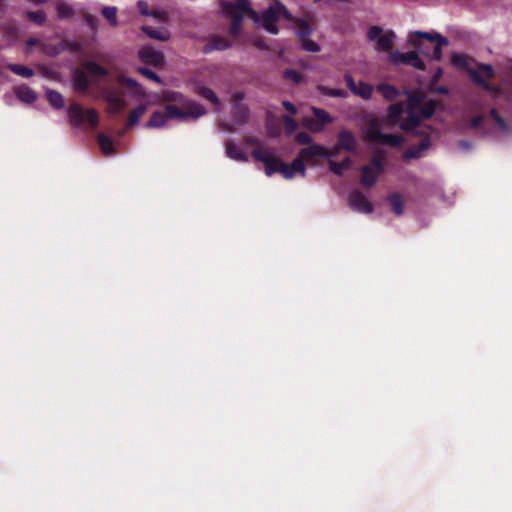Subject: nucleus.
<instances>
[{
    "label": "nucleus",
    "mask_w": 512,
    "mask_h": 512,
    "mask_svg": "<svg viewBox=\"0 0 512 512\" xmlns=\"http://www.w3.org/2000/svg\"><path fill=\"white\" fill-rule=\"evenodd\" d=\"M117 7L115 6H106L102 9L103 17L109 22V24L113 27L118 25L117 20Z\"/></svg>",
    "instance_id": "473e14b6"
},
{
    "label": "nucleus",
    "mask_w": 512,
    "mask_h": 512,
    "mask_svg": "<svg viewBox=\"0 0 512 512\" xmlns=\"http://www.w3.org/2000/svg\"><path fill=\"white\" fill-rule=\"evenodd\" d=\"M384 171L382 160L377 156L373 157L371 163L362 169L361 184L366 187L373 186L377 178Z\"/></svg>",
    "instance_id": "1a4fd4ad"
},
{
    "label": "nucleus",
    "mask_w": 512,
    "mask_h": 512,
    "mask_svg": "<svg viewBox=\"0 0 512 512\" xmlns=\"http://www.w3.org/2000/svg\"><path fill=\"white\" fill-rule=\"evenodd\" d=\"M146 110L147 106L145 104H141L137 106L134 110H132L131 113L129 114L128 125L137 126Z\"/></svg>",
    "instance_id": "bb28decb"
},
{
    "label": "nucleus",
    "mask_w": 512,
    "mask_h": 512,
    "mask_svg": "<svg viewBox=\"0 0 512 512\" xmlns=\"http://www.w3.org/2000/svg\"><path fill=\"white\" fill-rule=\"evenodd\" d=\"M138 72L156 83L162 82L161 78L155 72H153L152 70H150L148 68L139 67Z\"/></svg>",
    "instance_id": "49530a36"
},
{
    "label": "nucleus",
    "mask_w": 512,
    "mask_h": 512,
    "mask_svg": "<svg viewBox=\"0 0 512 512\" xmlns=\"http://www.w3.org/2000/svg\"><path fill=\"white\" fill-rule=\"evenodd\" d=\"M85 121H87L92 128H95L99 122V115L94 109H88L85 113Z\"/></svg>",
    "instance_id": "c03bdc74"
},
{
    "label": "nucleus",
    "mask_w": 512,
    "mask_h": 512,
    "mask_svg": "<svg viewBox=\"0 0 512 512\" xmlns=\"http://www.w3.org/2000/svg\"><path fill=\"white\" fill-rule=\"evenodd\" d=\"M350 206L361 213L369 214L373 212V205L368 198L360 191H354L349 196Z\"/></svg>",
    "instance_id": "ddd939ff"
},
{
    "label": "nucleus",
    "mask_w": 512,
    "mask_h": 512,
    "mask_svg": "<svg viewBox=\"0 0 512 512\" xmlns=\"http://www.w3.org/2000/svg\"><path fill=\"white\" fill-rule=\"evenodd\" d=\"M295 140L300 145H307L312 142V137L307 132H300L296 135Z\"/></svg>",
    "instance_id": "8fccbe9b"
},
{
    "label": "nucleus",
    "mask_w": 512,
    "mask_h": 512,
    "mask_svg": "<svg viewBox=\"0 0 512 512\" xmlns=\"http://www.w3.org/2000/svg\"><path fill=\"white\" fill-rule=\"evenodd\" d=\"M407 53H401L399 51H394L389 56V61L393 64H406Z\"/></svg>",
    "instance_id": "a18cd8bd"
},
{
    "label": "nucleus",
    "mask_w": 512,
    "mask_h": 512,
    "mask_svg": "<svg viewBox=\"0 0 512 512\" xmlns=\"http://www.w3.org/2000/svg\"><path fill=\"white\" fill-rule=\"evenodd\" d=\"M67 112L71 125L75 128L81 127L85 121L86 111L83 110L80 105L74 103L68 107Z\"/></svg>",
    "instance_id": "a211bd4d"
},
{
    "label": "nucleus",
    "mask_w": 512,
    "mask_h": 512,
    "mask_svg": "<svg viewBox=\"0 0 512 512\" xmlns=\"http://www.w3.org/2000/svg\"><path fill=\"white\" fill-rule=\"evenodd\" d=\"M76 85L79 89H85L87 88L88 86V83L85 79L84 76H79L77 79H76Z\"/></svg>",
    "instance_id": "5fc2aeb1"
},
{
    "label": "nucleus",
    "mask_w": 512,
    "mask_h": 512,
    "mask_svg": "<svg viewBox=\"0 0 512 512\" xmlns=\"http://www.w3.org/2000/svg\"><path fill=\"white\" fill-rule=\"evenodd\" d=\"M46 96L49 101V103L56 109H61L64 106V99L63 96L52 89L46 90Z\"/></svg>",
    "instance_id": "c756f323"
},
{
    "label": "nucleus",
    "mask_w": 512,
    "mask_h": 512,
    "mask_svg": "<svg viewBox=\"0 0 512 512\" xmlns=\"http://www.w3.org/2000/svg\"><path fill=\"white\" fill-rule=\"evenodd\" d=\"M442 73V70L439 69L438 72H437V75H440Z\"/></svg>",
    "instance_id": "338daca9"
},
{
    "label": "nucleus",
    "mask_w": 512,
    "mask_h": 512,
    "mask_svg": "<svg viewBox=\"0 0 512 512\" xmlns=\"http://www.w3.org/2000/svg\"><path fill=\"white\" fill-rule=\"evenodd\" d=\"M367 37L374 42L378 49L384 52H390L396 35L392 30L384 31L379 26H371L367 31Z\"/></svg>",
    "instance_id": "423d86ee"
},
{
    "label": "nucleus",
    "mask_w": 512,
    "mask_h": 512,
    "mask_svg": "<svg viewBox=\"0 0 512 512\" xmlns=\"http://www.w3.org/2000/svg\"><path fill=\"white\" fill-rule=\"evenodd\" d=\"M488 119L495 123L496 129L499 133L502 135H507L509 133V126L506 120L499 114L497 109H491Z\"/></svg>",
    "instance_id": "412c9836"
},
{
    "label": "nucleus",
    "mask_w": 512,
    "mask_h": 512,
    "mask_svg": "<svg viewBox=\"0 0 512 512\" xmlns=\"http://www.w3.org/2000/svg\"><path fill=\"white\" fill-rule=\"evenodd\" d=\"M295 23L298 26V29L296 30V35L298 37L305 38L306 36H309L311 34L312 30L305 20L296 19Z\"/></svg>",
    "instance_id": "ea45409f"
},
{
    "label": "nucleus",
    "mask_w": 512,
    "mask_h": 512,
    "mask_svg": "<svg viewBox=\"0 0 512 512\" xmlns=\"http://www.w3.org/2000/svg\"><path fill=\"white\" fill-rule=\"evenodd\" d=\"M225 156L236 162L247 163L249 161L248 154L241 149V147L232 142L226 141L224 144Z\"/></svg>",
    "instance_id": "2eb2a0df"
},
{
    "label": "nucleus",
    "mask_w": 512,
    "mask_h": 512,
    "mask_svg": "<svg viewBox=\"0 0 512 512\" xmlns=\"http://www.w3.org/2000/svg\"><path fill=\"white\" fill-rule=\"evenodd\" d=\"M434 110L433 103L423 106L414 97L409 98L406 103H396L389 106L387 114L391 123L398 124L405 131H413L415 135L423 136L419 145L412 146L404 152V160L410 161L423 157L424 152L431 146V137L435 131L430 127L426 128L429 132L417 128L423 119H428L433 115Z\"/></svg>",
    "instance_id": "f257e3e1"
},
{
    "label": "nucleus",
    "mask_w": 512,
    "mask_h": 512,
    "mask_svg": "<svg viewBox=\"0 0 512 512\" xmlns=\"http://www.w3.org/2000/svg\"><path fill=\"white\" fill-rule=\"evenodd\" d=\"M252 157L263 164L267 162H271L275 158H277L275 150L273 148L267 146H259L251 152Z\"/></svg>",
    "instance_id": "6ab92c4d"
},
{
    "label": "nucleus",
    "mask_w": 512,
    "mask_h": 512,
    "mask_svg": "<svg viewBox=\"0 0 512 512\" xmlns=\"http://www.w3.org/2000/svg\"><path fill=\"white\" fill-rule=\"evenodd\" d=\"M198 93L205 99L209 100L215 105L216 111L221 110V103L214 91L208 87H199Z\"/></svg>",
    "instance_id": "a878e982"
},
{
    "label": "nucleus",
    "mask_w": 512,
    "mask_h": 512,
    "mask_svg": "<svg viewBox=\"0 0 512 512\" xmlns=\"http://www.w3.org/2000/svg\"><path fill=\"white\" fill-rule=\"evenodd\" d=\"M406 64L412 66L417 70H424L425 64L422 59L419 57L416 51L407 52V60Z\"/></svg>",
    "instance_id": "72a5a7b5"
},
{
    "label": "nucleus",
    "mask_w": 512,
    "mask_h": 512,
    "mask_svg": "<svg viewBox=\"0 0 512 512\" xmlns=\"http://www.w3.org/2000/svg\"><path fill=\"white\" fill-rule=\"evenodd\" d=\"M452 64L459 69L465 70L470 79L484 90L498 94L501 89L489 82L495 76V70L490 64L476 63L475 67L471 66L472 59L465 54L453 53L451 55Z\"/></svg>",
    "instance_id": "f03ea898"
},
{
    "label": "nucleus",
    "mask_w": 512,
    "mask_h": 512,
    "mask_svg": "<svg viewBox=\"0 0 512 512\" xmlns=\"http://www.w3.org/2000/svg\"><path fill=\"white\" fill-rule=\"evenodd\" d=\"M85 20L88 24V26L93 30V31H96L97 28H98V23L97 21L93 18V16L91 15H86L85 16Z\"/></svg>",
    "instance_id": "603ef678"
},
{
    "label": "nucleus",
    "mask_w": 512,
    "mask_h": 512,
    "mask_svg": "<svg viewBox=\"0 0 512 512\" xmlns=\"http://www.w3.org/2000/svg\"><path fill=\"white\" fill-rule=\"evenodd\" d=\"M7 68L13 73L23 77V78H31L34 76V71L31 68L20 64H8Z\"/></svg>",
    "instance_id": "2f4dec72"
},
{
    "label": "nucleus",
    "mask_w": 512,
    "mask_h": 512,
    "mask_svg": "<svg viewBox=\"0 0 512 512\" xmlns=\"http://www.w3.org/2000/svg\"><path fill=\"white\" fill-rule=\"evenodd\" d=\"M163 99L171 104L166 106L176 107L185 117V121H194L204 116L207 111L199 103L184 97L181 93L167 91L163 94Z\"/></svg>",
    "instance_id": "7ed1b4c3"
},
{
    "label": "nucleus",
    "mask_w": 512,
    "mask_h": 512,
    "mask_svg": "<svg viewBox=\"0 0 512 512\" xmlns=\"http://www.w3.org/2000/svg\"><path fill=\"white\" fill-rule=\"evenodd\" d=\"M57 16L61 20L71 19L75 10L74 7L63 0H59L56 4Z\"/></svg>",
    "instance_id": "4be33fe9"
},
{
    "label": "nucleus",
    "mask_w": 512,
    "mask_h": 512,
    "mask_svg": "<svg viewBox=\"0 0 512 512\" xmlns=\"http://www.w3.org/2000/svg\"><path fill=\"white\" fill-rule=\"evenodd\" d=\"M280 173L284 178L292 179L296 173H300L304 177L306 169L303 161L300 158H295L290 165L283 163Z\"/></svg>",
    "instance_id": "dca6fc26"
},
{
    "label": "nucleus",
    "mask_w": 512,
    "mask_h": 512,
    "mask_svg": "<svg viewBox=\"0 0 512 512\" xmlns=\"http://www.w3.org/2000/svg\"><path fill=\"white\" fill-rule=\"evenodd\" d=\"M483 121V117L482 116H476L472 119L471 121V127L472 128H477L480 126V124L482 123Z\"/></svg>",
    "instance_id": "4d7b16f0"
},
{
    "label": "nucleus",
    "mask_w": 512,
    "mask_h": 512,
    "mask_svg": "<svg viewBox=\"0 0 512 512\" xmlns=\"http://www.w3.org/2000/svg\"><path fill=\"white\" fill-rule=\"evenodd\" d=\"M138 54L141 61L148 65L159 67L163 64L164 56L162 52L151 46H144Z\"/></svg>",
    "instance_id": "f8f14e48"
},
{
    "label": "nucleus",
    "mask_w": 512,
    "mask_h": 512,
    "mask_svg": "<svg viewBox=\"0 0 512 512\" xmlns=\"http://www.w3.org/2000/svg\"><path fill=\"white\" fill-rule=\"evenodd\" d=\"M85 70L94 77H105L108 75V71L95 62H86L84 64Z\"/></svg>",
    "instance_id": "cd10ccee"
},
{
    "label": "nucleus",
    "mask_w": 512,
    "mask_h": 512,
    "mask_svg": "<svg viewBox=\"0 0 512 512\" xmlns=\"http://www.w3.org/2000/svg\"><path fill=\"white\" fill-rule=\"evenodd\" d=\"M408 43L414 48L413 51H416L418 55L421 54V55L429 58L430 60H433L431 58L432 54L428 53L424 44L419 39H416L413 36H408Z\"/></svg>",
    "instance_id": "f704fd0d"
},
{
    "label": "nucleus",
    "mask_w": 512,
    "mask_h": 512,
    "mask_svg": "<svg viewBox=\"0 0 512 512\" xmlns=\"http://www.w3.org/2000/svg\"><path fill=\"white\" fill-rule=\"evenodd\" d=\"M221 9L222 12L232 18V22L230 24V33L233 36H237L240 32L242 20L245 14L249 15L248 10H243L238 7V1L236 3H231L229 1H221Z\"/></svg>",
    "instance_id": "0eeeda50"
},
{
    "label": "nucleus",
    "mask_w": 512,
    "mask_h": 512,
    "mask_svg": "<svg viewBox=\"0 0 512 512\" xmlns=\"http://www.w3.org/2000/svg\"><path fill=\"white\" fill-rule=\"evenodd\" d=\"M282 120L284 122V126H285V131L288 135L292 134L293 132L296 131V129L298 128V124L297 122L289 115H284L282 117Z\"/></svg>",
    "instance_id": "79ce46f5"
},
{
    "label": "nucleus",
    "mask_w": 512,
    "mask_h": 512,
    "mask_svg": "<svg viewBox=\"0 0 512 512\" xmlns=\"http://www.w3.org/2000/svg\"><path fill=\"white\" fill-rule=\"evenodd\" d=\"M176 119L184 122V115L174 106H165L164 111H155L149 121L146 123L147 128H162L168 124L169 120Z\"/></svg>",
    "instance_id": "39448f33"
},
{
    "label": "nucleus",
    "mask_w": 512,
    "mask_h": 512,
    "mask_svg": "<svg viewBox=\"0 0 512 512\" xmlns=\"http://www.w3.org/2000/svg\"><path fill=\"white\" fill-rule=\"evenodd\" d=\"M344 79L347 87L351 90V92L354 95L359 96L365 100L371 98L373 93L372 85L365 83L363 81H359L358 83H356L350 74H345Z\"/></svg>",
    "instance_id": "9d476101"
},
{
    "label": "nucleus",
    "mask_w": 512,
    "mask_h": 512,
    "mask_svg": "<svg viewBox=\"0 0 512 512\" xmlns=\"http://www.w3.org/2000/svg\"><path fill=\"white\" fill-rule=\"evenodd\" d=\"M441 92L445 93L447 90L445 88L440 89Z\"/></svg>",
    "instance_id": "69168bd1"
},
{
    "label": "nucleus",
    "mask_w": 512,
    "mask_h": 512,
    "mask_svg": "<svg viewBox=\"0 0 512 512\" xmlns=\"http://www.w3.org/2000/svg\"><path fill=\"white\" fill-rule=\"evenodd\" d=\"M142 30L149 38L156 39L159 41H167L169 40L170 37L167 31H160L151 27L144 26Z\"/></svg>",
    "instance_id": "7c9ffc66"
},
{
    "label": "nucleus",
    "mask_w": 512,
    "mask_h": 512,
    "mask_svg": "<svg viewBox=\"0 0 512 512\" xmlns=\"http://www.w3.org/2000/svg\"><path fill=\"white\" fill-rule=\"evenodd\" d=\"M119 82L126 87L132 89L136 94L142 95L144 93L141 85H139L134 79L127 77V76H121L119 78Z\"/></svg>",
    "instance_id": "58836bf2"
},
{
    "label": "nucleus",
    "mask_w": 512,
    "mask_h": 512,
    "mask_svg": "<svg viewBox=\"0 0 512 512\" xmlns=\"http://www.w3.org/2000/svg\"><path fill=\"white\" fill-rule=\"evenodd\" d=\"M245 141H246V143H248V144H253V145L258 144L257 140H256L255 138H252V137H247V138L245 139Z\"/></svg>",
    "instance_id": "680f3d73"
},
{
    "label": "nucleus",
    "mask_w": 512,
    "mask_h": 512,
    "mask_svg": "<svg viewBox=\"0 0 512 512\" xmlns=\"http://www.w3.org/2000/svg\"><path fill=\"white\" fill-rule=\"evenodd\" d=\"M229 43L226 39L219 36H212L209 38L208 42L203 46L204 53H210L215 50H225L229 48Z\"/></svg>",
    "instance_id": "aec40b11"
},
{
    "label": "nucleus",
    "mask_w": 512,
    "mask_h": 512,
    "mask_svg": "<svg viewBox=\"0 0 512 512\" xmlns=\"http://www.w3.org/2000/svg\"><path fill=\"white\" fill-rule=\"evenodd\" d=\"M363 132L368 141L389 147H398L404 142V138L398 134L382 133L380 123L376 118H368Z\"/></svg>",
    "instance_id": "20e7f679"
},
{
    "label": "nucleus",
    "mask_w": 512,
    "mask_h": 512,
    "mask_svg": "<svg viewBox=\"0 0 512 512\" xmlns=\"http://www.w3.org/2000/svg\"><path fill=\"white\" fill-rule=\"evenodd\" d=\"M408 36H413L414 38L419 40L420 38H423L431 43H434L435 47L433 49L431 58L435 61H439L441 59L443 47L449 44L448 39L437 32L414 31L410 33Z\"/></svg>",
    "instance_id": "6e6552de"
},
{
    "label": "nucleus",
    "mask_w": 512,
    "mask_h": 512,
    "mask_svg": "<svg viewBox=\"0 0 512 512\" xmlns=\"http://www.w3.org/2000/svg\"><path fill=\"white\" fill-rule=\"evenodd\" d=\"M283 162L275 158L271 162L265 163V174L270 177L276 172H280Z\"/></svg>",
    "instance_id": "a19ab883"
},
{
    "label": "nucleus",
    "mask_w": 512,
    "mask_h": 512,
    "mask_svg": "<svg viewBox=\"0 0 512 512\" xmlns=\"http://www.w3.org/2000/svg\"><path fill=\"white\" fill-rule=\"evenodd\" d=\"M224 127H225V129H226V130H228V131H232V128L227 127V126H224Z\"/></svg>",
    "instance_id": "0e129e2a"
},
{
    "label": "nucleus",
    "mask_w": 512,
    "mask_h": 512,
    "mask_svg": "<svg viewBox=\"0 0 512 512\" xmlns=\"http://www.w3.org/2000/svg\"><path fill=\"white\" fill-rule=\"evenodd\" d=\"M311 110L314 116L320 121V123H317L313 120L305 121V126L308 127L311 131L320 132L322 131L324 124L333 122V119L326 110L316 107H312Z\"/></svg>",
    "instance_id": "4468645a"
},
{
    "label": "nucleus",
    "mask_w": 512,
    "mask_h": 512,
    "mask_svg": "<svg viewBox=\"0 0 512 512\" xmlns=\"http://www.w3.org/2000/svg\"><path fill=\"white\" fill-rule=\"evenodd\" d=\"M15 94L20 101L25 103H33L37 99L36 93L27 86H20L16 88Z\"/></svg>",
    "instance_id": "5701e85b"
},
{
    "label": "nucleus",
    "mask_w": 512,
    "mask_h": 512,
    "mask_svg": "<svg viewBox=\"0 0 512 512\" xmlns=\"http://www.w3.org/2000/svg\"><path fill=\"white\" fill-rule=\"evenodd\" d=\"M27 17L38 25H42L46 21V13L42 10L28 12Z\"/></svg>",
    "instance_id": "37998d69"
},
{
    "label": "nucleus",
    "mask_w": 512,
    "mask_h": 512,
    "mask_svg": "<svg viewBox=\"0 0 512 512\" xmlns=\"http://www.w3.org/2000/svg\"><path fill=\"white\" fill-rule=\"evenodd\" d=\"M338 149H343L348 152H353L356 149V139L352 132L348 130H342L338 135V146L334 148V154Z\"/></svg>",
    "instance_id": "f3484780"
},
{
    "label": "nucleus",
    "mask_w": 512,
    "mask_h": 512,
    "mask_svg": "<svg viewBox=\"0 0 512 512\" xmlns=\"http://www.w3.org/2000/svg\"><path fill=\"white\" fill-rule=\"evenodd\" d=\"M112 101H113V103H114V105H115V109H121V107H122V102H121V100H120V99L115 98V99H113Z\"/></svg>",
    "instance_id": "052dcab7"
},
{
    "label": "nucleus",
    "mask_w": 512,
    "mask_h": 512,
    "mask_svg": "<svg viewBox=\"0 0 512 512\" xmlns=\"http://www.w3.org/2000/svg\"><path fill=\"white\" fill-rule=\"evenodd\" d=\"M137 6L139 8V11L142 15L144 16H154L155 14L152 13L150 10H149V7H148V4L147 2L145 1H138L137 2Z\"/></svg>",
    "instance_id": "3c124183"
},
{
    "label": "nucleus",
    "mask_w": 512,
    "mask_h": 512,
    "mask_svg": "<svg viewBox=\"0 0 512 512\" xmlns=\"http://www.w3.org/2000/svg\"><path fill=\"white\" fill-rule=\"evenodd\" d=\"M283 77L286 80L293 82L294 84H297L301 81V75L297 71L291 69L286 70L283 74Z\"/></svg>",
    "instance_id": "de8ad7c7"
},
{
    "label": "nucleus",
    "mask_w": 512,
    "mask_h": 512,
    "mask_svg": "<svg viewBox=\"0 0 512 512\" xmlns=\"http://www.w3.org/2000/svg\"><path fill=\"white\" fill-rule=\"evenodd\" d=\"M389 200H390L393 212L397 216L402 215L403 211H404V205H403V201H402L400 194L394 193V194L390 195Z\"/></svg>",
    "instance_id": "e433bc0d"
},
{
    "label": "nucleus",
    "mask_w": 512,
    "mask_h": 512,
    "mask_svg": "<svg viewBox=\"0 0 512 512\" xmlns=\"http://www.w3.org/2000/svg\"><path fill=\"white\" fill-rule=\"evenodd\" d=\"M282 105L290 114L295 115L297 113L296 107L291 102L284 100Z\"/></svg>",
    "instance_id": "864d4df0"
},
{
    "label": "nucleus",
    "mask_w": 512,
    "mask_h": 512,
    "mask_svg": "<svg viewBox=\"0 0 512 512\" xmlns=\"http://www.w3.org/2000/svg\"><path fill=\"white\" fill-rule=\"evenodd\" d=\"M98 144L103 154H105L106 156L114 155L113 141L110 137L100 133L98 135Z\"/></svg>",
    "instance_id": "393cba45"
},
{
    "label": "nucleus",
    "mask_w": 512,
    "mask_h": 512,
    "mask_svg": "<svg viewBox=\"0 0 512 512\" xmlns=\"http://www.w3.org/2000/svg\"><path fill=\"white\" fill-rule=\"evenodd\" d=\"M459 146L462 148V149H469L471 147V144L468 142V141H460L459 142Z\"/></svg>",
    "instance_id": "bf43d9fd"
},
{
    "label": "nucleus",
    "mask_w": 512,
    "mask_h": 512,
    "mask_svg": "<svg viewBox=\"0 0 512 512\" xmlns=\"http://www.w3.org/2000/svg\"><path fill=\"white\" fill-rule=\"evenodd\" d=\"M38 43H39V39L38 38H30V39L27 40V45L29 47H32V46H34V45H36Z\"/></svg>",
    "instance_id": "13d9d810"
},
{
    "label": "nucleus",
    "mask_w": 512,
    "mask_h": 512,
    "mask_svg": "<svg viewBox=\"0 0 512 512\" xmlns=\"http://www.w3.org/2000/svg\"><path fill=\"white\" fill-rule=\"evenodd\" d=\"M245 95L243 92L237 91L231 95V98L236 102V104H240V102L244 99Z\"/></svg>",
    "instance_id": "6e6d98bb"
},
{
    "label": "nucleus",
    "mask_w": 512,
    "mask_h": 512,
    "mask_svg": "<svg viewBox=\"0 0 512 512\" xmlns=\"http://www.w3.org/2000/svg\"><path fill=\"white\" fill-rule=\"evenodd\" d=\"M334 155V151L328 150L324 146L320 144H312L306 148H303L299 151L298 157L302 161L303 160H311L316 157L320 158H330Z\"/></svg>",
    "instance_id": "9b49d317"
},
{
    "label": "nucleus",
    "mask_w": 512,
    "mask_h": 512,
    "mask_svg": "<svg viewBox=\"0 0 512 512\" xmlns=\"http://www.w3.org/2000/svg\"><path fill=\"white\" fill-rule=\"evenodd\" d=\"M377 90L389 101L395 100L399 94L398 90L390 84H379Z\"/></svg>",
    "instance_id": "c85d7f7f"
},
{
    "label": "nucleus",
    "mask_w": 512,
    "mask_h": 512,
    "mask_svg": "<svg viewBox=\"0 0 512 512\" xmlns=\"http://www.w3.org/2000/svg\"><path fill=\"white\" fill-rule=\"evenodd\" d=\"M235 124L241 125L247 122L249 111L248 108L242 104H235L232 109Z\"/></svg>",
    "instance_id": "b1692460"
},
{
    "label": "nucleus",
    "mask_w": 512,
    "mask_h": 512,
    "mask_svg": "<svg viewBox=\"0 0 512 512\" xmlns=\"http://www.w3.org/2000/svg\"><path fill=\"white\" fill-rule=\"evenodd\" d=\"M318 90L322 95L330 96V97H338V98H345L347 97V92L343 89L339 88H329L326 86H319Z\"/></svg>",
    "instance_id": "c9c22d12"
},
{
    "label": "nucleus",
    "mask_w": 512,
    "mask_h": 512,
    "mask_svg": "<svg viewBox=\"0 0 512 512\" xmlns=\"http://www.w3.org/2000/svg\"><path fill=\"white\" fill-rule=\"evenodd\" d=\"M302 48L308 52H318L320 50L319 45L310 39H305L303 41Z\"/></svg>",
    "instance_id": "09e8293b"
},
{
    "label": "nucleus",
    "mask_w": 512,
    "mask_h": 512,
    "mask_svg": "<svg viewBox=\"0 0 512 512\" xmlns=\"http://www.w3.org/2000/svg\"><path fill=\"white\" fill-rule=\"evenodd\" d=\"M255 45L258 47H264V44L261 41L255 42Z\"/></svg>",
    "instance_id": "e2e57ef3"
},
{
    "label": "nucleus",
    "mask_w": 512,
    "mask_h": 512,
    "mask_svg": "<svg viewBox=\"0 0 512 512\" xmlns=\"http://www.w3.org/2000/svg\"><path fill=\"white\" fill-rule=\"evenodd\" d=\"M351 166V160L349 158H345L341 162L329 161V167L333 173L341 176L344 169H347Z\"/></svg>",
    "instance_id": "4c0bfd02"
}]
</instances>
